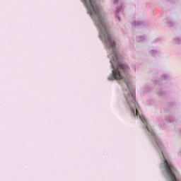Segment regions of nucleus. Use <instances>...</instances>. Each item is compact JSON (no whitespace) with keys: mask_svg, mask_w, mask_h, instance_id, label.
I'll return each mask as SVG.
<instances>
[{"mask_svg":"<svg viewBox=\"0 0 181 181\" xmlns=\"http://www.w3.org/2000/svg\"><path fill=\"white\" fill-rule=\"evenodd\" d=\"M133 118L140 119L143 124V129L145 134L148 136L151 144L158 152L160 159V169L163 176L166 181H181V177H179V172L170 163V156L165 148L159 136L155 133L153 127H151L145 117L141 112H129Z\"/></svg>","mask_w":181,"mask_h":181,"instance_id":"obj_1","label":"nucleus"},{"mask_svg":"<svg viewBox=\"0 0 181 181\" xmlns=\"http://www.w3.org/2000/svg\"><path fill=\"white\" fill-rule=\"evenodd\" d=\"M82 2L84 3L86 8L88 9V13L90 15L95 21V25L99 30V37L105 43V49L109 53L108 58L110 59V63L113 69L114 35H112V26L101 16L98 4L95 0H82Z\"/></svg>","mask_w":181,"mask_h":181,"instance_id":"obj_2","label":"nucleus"},{"mask_svg":"<svg viewBox=\"0 0 181 181\" xmlns=\"http://www.w3.org/2000/svg\"><path fill=\"white\" fill-rule=\"evenodd\" d=\"M115 6H116V18L118 21H121L119 18V13L124 12V1L122 0H114Z\"/></svg>","mask_w":181,"mask_h":181,"instance_id":"obj_3","label":"nucleus"},{"mask_svg":"<svg viewBox=\"0 0 181 181\" xmlns=\"http://www.w3.org/2000/svg\"><path fill=\"white\" fill-rule=\"evenodd\" d=\"M169 78H170V74L169 73L163 74L160 76V80L154 81L153 84L154 86H162V83L160 81H162V80H169Z\"/></svg>","mask_w":181,"mask_h":181,"instance_id":"obj_4","label":"nucleus"},{"mask_svg":"<svg viewBox=\"0 0 181 181\" xmlns=\"http://www.w3.org/2000/svg\"><path fill=\"white\" fill-rule=\"evenodd\" d=\"M148 54L150 56H152V57H159L161 54L160 51L157 48H151L148 50Z\"/></svg>","mask_w":181,"mask_h":181,"instance_id":"obj_5","label":"nucleus"},{"mask_svg":"<svg viewBox=\"0 0 181 181\" xmlns=\"http://www.w3.org/2000/svg\"><path fill=\"white\" fill-rule=\"evenodd\" d=\"M164 23H165V25L167 26H168V28H172L173 26H175V21H173V19H172V18L170 17H167L165 20H164Z\"/></svg>","mask_w":181,"mask_h":181,"instance_id":"obj_6","label":"nucleus"},{"mask_svg":"<svg viewBox=\"0 0 181 181\" xmlns=\"http://www.w3.org/2000/svg\"><path fill=\"white\" fill-rule=\"evenodd\" d=\"M167 122H170L171 124H176L177 119L176 117L173 115V114H170L168 117L165 118Z\"/></svg>","mask_w":181,"mask_h":181,"instance_id":"obj_7","label":"nucleus"},{"mask_svg":"<svg viewBox=\"0 0 181 181\" xmlns=\"http://www.w3.org/2000/svg\"><path fill=\"white\" fill-rule=\"evenodd\" d=\"M142 90L144 93H151V90H152V87H151V84L146 83L144 85Z\"/></svg>","mask_w":181,"mask_h":181,"instance_id":"obj_8","label":"nucleus"},{"mask_svg":"<svg viewBox=\"0 0 181 181\" xmlns=\"http://www.w3.org/2000/svg\"><path fill=\"white\" fill-rule=\"evenodd\" d=\"M136 42L139 43H145L146 42V35H139L136 38Z\"/></svg>","mask_w":181,"mask_h":181,"instance_id":"obj_9","label":"nucleus"},{"mask_svg":"<svg viewBox=\"0 0 181 181\" xmlns=\"http://www.w3.org/2000/svg\"><path fill=\"white\" fill-rule=\"evenodd\" d=\"M157 95L159 97H163L166 94V91L162 88V87H159L156 91Z\"/></svg>","mask_w":181,"mask_h":181,"instance_id":"obj_10","label":"nucleus"},{"mask_svg":"<svg viewBox=\"0 0 181 181\" xmlns=\"http://www.w3.org/2000/svg\"><path fill=\"white\" fill-rule=\"evenodd\" d=\"M133 26H145V22L141 21H135L132 23Z\"/></svg>","mask_w":181,"mask_h":181,"instance_id":"obj_11","label":"nucleus"},{"mask_svg":"<svg viewBox=\"0 0 181 181\" xmlns=\"http://www.w3.org/2000/svg\"><path fill=\"white\" fill-rule=\"evenodd\" d=\"M155 100L153 99H148L146 100V105H153Z\"/></svg>","mask_w":181,"mask_h":181,"instance_id":"obj_12","label":"nucleus"},{"mask_svg":"<svg viewBox=\"0 0 181 181\" xmlns=\"http://www.w3.org/2000/svg\"><path fill=\"white\" fill-rule=\"evenodd\" d=\"M174 42L177 45L180 44L181 43V37H177L174 38Z\"/></svg>","mask_w":181,"mask_h":181,"instance_id":"obj_13","label":"nucleus"},{"mask_svg":"<svg viewBox=\"0 0 181 181\" xmlns=\"http://www.w3.org/2000/svg\"><path fill=\"white\" fill-rule=\"evenodd\" d=\"M108 80H110V81H112V80H114V70L112 71V74L108 77Z\"/></svg>","mask_w":181,"mask_h":181,"instance_id":"obj_14","label":"nucleus"},{"mask_svg":"<svg viewBox=\"0 0 181 181\" xmlns=\"http://www.w3.org/2000/svg\"><path fill=\"white\" fill-rule=\"evenodd\" d=\"M154 43H158V42H162V40L160 37H157L153 40Z\"/></svg>","mask_w":181,"mask_h":181,"instance_id":"obj_15","label":"nucleus"},{"mask_svg":"<svg viewBox=\"0 0 181 181\" xmlns=\"http://www.w3.org/2000/svg\"><path fill=\"white\" fill-rule=\"evenodd\" d=\"M166 2H169L170 4H175V0H165Z\"/></svg>","mask_w":181,"mask_h":181,"instance_id":"obj_16","label":"nucleus"},{"mask_svg":"<svg viewBox=\"0 0 181 181\" xmlns=\"http://www.w3.org/2000/svg\"><path fill=\"white\" fill-rule=\"evenodd\" d=\"M168 107H175V103H170V105H168Z\"/></svg>","mask_w":181,"mask_h":181,"instance_id":"obj_17","label":"nucleus"},{"mask_svg":"<svg viewBox=\"0 0 181 181\" xmlns=\"http://www.w3.org/2000/svg\"><path fill=\"white\" fill-rule=\"evenodd\" d=\"M178 156H181V150H180L177 153Z\"/></svg>","mask_w":181,"mask_h":181,"instance_id":"obj_18","label":"nucleus"}]
</instances>
